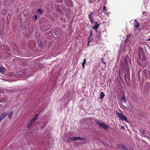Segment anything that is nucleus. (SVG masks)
Wrapping results in <instances>:
<instances>
[{"mask_svg": "<svg viewBox=\"0 0 150 150\" xmlns=\"http://www.w3.org/2000/svg\"><path fill=\"white\" fill-rule=\"evenodd\" d=\"M138 55L139 59L142 62H144L146 59L144 52L142 47H140L139 48Z\"/></svg>", "mask_w": 150, "mask_h": 150, "instance_id": "f257e3e1", "label": "nucleus"}, {"mask_svg": "<svg viewBox=\"0 0 150 150\" xmlns=\"http://www.w3.org/2000/svg\"><path fill=\"white\" fill-rule=\"evenodd\" d=\"M95 122L97 123L100 127H102L104 129H107L109 128L108 125H106L103 122H101L98 120H95Z\"/></svg>", "mask_w": 150, "mask_h": 150, "instance_id": "f03ea898", "label": "nucleus"}, {"mask_svg": "<svg viewBox=\"0 0 150 150\" xmlns=\"http://www.w3.org/2000/svg\"><path fill=\"white\" fill-rule=\"evenodd\" d=\"M39 114H36L31 119L30 121L28 123L27 127L28 128H29L33 124V123L37 119L38 116L39 115Z\"/></svg>", "mask_w": 150, "mask_h": 150, "instance_id": "7ed1b4c3", "label": "nucleus"}, {"mask_svg": "<svg viewBox=\"0 0 150 150\" xmlns=\"http://www.w3.org/2000/svg\"><path fill=\"white\" fill-rule=\"evenodd\" d=\"M8 49V46L7 45H0V52H6Z\"/></svg>", "mask_w": 150, "mask_h": 150, "instance_id": "20e7f679", "label": "nucleus"}, {"mask_svg": "<svg viewBox=\"0 0 150 150\" xmlns=\"http://www.w3.org/2000/svg\"><path fill=\"white\" fill-rule=\"evenodd\" d=\"M13 2V0H4V3L6 6H10L12 5Z\"/></svg>", "mask_w": 150, "mask_h": 150, "instance_id": "39448f33", "label": "nucleus"}, {"mask_svg": "<svg viewBox=\"0 0 150 150\" xmlns=\"http://www.w3.org/2000/svg\"><path fill=\"white\" fill-rule=\"evenodd\" d=\"M65 1L66 4L68 6H72L74 5L72 1L71 0H66Z\"/></svg>", "mask_w": 150, "mask_h": 150, "instance_id": "423d86ee", "label": "nucleus"}, {"mask_svg": "<svg viewBox=\"0 0 150 150\" xmlns=\"http://www.w3.org/2000/svg\"><path fill=\"white\" fill-rule=\"evenodd\" d=\"M95 24L96 25H94L92 27V28L95 30H97L98 27L100 25V23H99V24H98L97 22H96Z\"/></svg>", "mask_w": 150, "mask_h": 150, "instance_id": "0eeeda50", "label": "nucleus"}, {"mask_svg": "<svg viewBox=\"0 0 150 150\" xmlns=\"http://www.w3.org/2000/svg\"><path fill=\"white\" fill-rule=\"evenodd\" d=\"M7 114L6 112H2L0 115V119L2 120L7 116Z\"/></svg>", "mask_w": 150, "mask_h": 150, "instance_id": "6e6552de", "label": "nucleus"}, {"mask_svg": "<svg viewBox=\"0 0 150 150\" xmlns=\"http://www.w3.org/2000/svg\"><path fill=\"white\" fill-rule=\"evenodd\" d=\"M6 69L3 67H0V72L4 74L6 71Z\"/></svg>", "mask_w": 150, "mask_h": 150, "instance_id": "1a4fd4ad", "label": "nucleus"}, {"mask_svg": "<svg viewBox=\"0 0 150 150\" xmlns=\"http://www.w3.org/2000/svg\"><path fill=\"white\" fill-rule=\"evenodd\" d=\"M76 141L75 137H71L69 138L67 140L68 142H70Z\"/></svg>", "mask_w": 150, "mask_h": 150, "instance_id": "9d476101", "label": "nucleus"}, {"mask_svg": "<svg viewBox=\"0 0 150 150\" xmlns=\"http://www.w3.org/2000/svg\"><path fill=\"white\" fill-rule=\"evenodd\" d=\"M120 119L122 120H124V121H126V122H128V120H127V117L126 116L123 115H121V118H120Z\"/></svg>", "mask_w": 150, "mask_h": 150, "instance_id": "9b49d317", "label": "nucleus"}, {"mask_svg": "<svg viewBox=\"0 0 150 150\" xmlns=\"http://www.w3.org/2000/svg\"><path fill=\"white\" fill-rule=\"evenodd\" d=\"M88 17L90 20V22L91 23H94L93 21V16H91V15H88Z\"/></svg>", "mask_w": 150, "mask_h": 150, "instance_id": "f8f14e48", "label": "nucleus"}, {"mask_svg": "<svg viewBox=\"0 0 150 150\" xmlns=\"http://www.w3.org/2000/svg\"><path fill=\"white\" fill-rule=\"evenodd\" d=\"M134 21L136 22L134 25V27L136 28H138L140 26L139 24L136 19L134 20Z\"/></svg>", "mask_w": 150, "mask_h": 150, "instance_id": "ddd939ff", "label": "nucleus"}, {"mask_svg": "<svg viewBox=\"0 0 150 150\" xmlns=\"http://www.w3.org/2000/svg\"><path fill=\"white\" fill-rule=\"evenodd\" d=\"M105 96V94H104V93L103 92H101L100 93V98L101 99H103L104 96Z\"/></svg>", "mask_w": 150, "mask_h": 150, "instance_id": "4468645a", "label": "nucleus"}, {"mask_svg": "<svg viewBox=\"0 0 150 150\" xmlns=\"http://www.w3.org/2000/svg\"><path fill=\"white\" fill-rule=\"evenodd\" d=\"M13 112L11 111V112H10L8 115V117L10 119H11V117L13 114Z\"/></svg>", "mask_w": 150, "mask_h": 150, "instance_id": "2eb2a0df", "label": "nucleus"}, {"mask_svg": "<svg viewBox=\"0 0 150 150\" xmlns=\"http://www.w3.org/2000/svg\"><path fill=\"white\" fill-rule=\"evenodd\" d=\"M76 140H84L85 139L82 137H75Z\"/></svg>", "mask_w": 150, "mask_h": 150, "instance_id": "dca6fc26", "label": "nucleus"}, {"mask_svg": "<svg viewBox=\"0 0 150 150\" xmlns=\"http://www.w3.org/2000/svg\"><path fill=\"white\" fill-rule=\"evenodd\" d=\"M140 71H138L137 74L136 75L138 77V79L139 80H140Z\"/></svg>", "mask_w": 150, "mask_h": 150, "instance_id": "f3484780", "label": "nucleus"}, {"mask_svg": "<svg viewBox=\"0 0 150 150\" xmlns=\"http://www.w3.org/2000/svg\"><path fill=\"white\" fill-rule=\"evenodd\" d=\"M116 115L117 116L119 117L120 119L121 117V115H122L123 114H120L118 112H117L116 113Z\"/></svg>", "mask_w": 150, "mask_h": 150, "instance_id": "a211bd4d", "label": "nucleus"}, {"mask_svg": "<svg viewBox=\"0 0 150 150\" xmlns=\"http://www.w3.org/2000/svg\"><path fill=\"white\" fill-rule=\"evenodd\" d=\"M121 148L123 149L124 150H127L128 149L127 147L123 145H122Z\"/></svg>", "mask_w": 150, "mask_h": 150, "instance_id": "6ab92c4d", "label": "nucleus"}, {"mask_svg": "<svg viewBox=\"0 0 150 150\" xmlns=\"http://www.w3.org/2000/svg\"><path fill=\"white\" fill-rule=\"evenodd\" d=\"M92 40V38H90L88 37V43H90V42H91Z\"/></svg>", "mask_w": 150, "mask_h": 150, "instance_id": "aec40b11", "label": "nucleus"}, {"mask_svg": "<svg viewBox=\"0 0 150 150\" xmlns=\"http://www.w3.org/2000/svg\"><path fill=\"white\" fill-rule=\"evenodd\" d=\"M144 74L145 76L146 77V78L148 79V76H147V73L146 72V71L145 70V69L144 70Z\"/></svg>", "mask_w": 150, "mask_h": 150, "instance_id": "412c9836", "label": "nucleus"}, {"mask_svg": "<svg viewBox=\"0 0 150 150\" xmlns=\"http://www.w3.org/2000/svg\"><path fill=\"white\" fill-rule=\"evenodd\" d=\"M37 12L40 14H42V9H38V10Z\"/></svg>", "mask_w": 150, "mask_h": 150, "instance_id": "4be33fe9", "label": "nucleus"}, {"mask_svg": "<svg viewBox=\"0 0 150 150\" xmlns=\"http://www.w3.org/2000/svg\"><path fill=\"white\" fill-rule=\"evenodd\" d=\"M93 34L92 31V30H91L90 31V34L89 35V37L92 38V36Z\"/></svg>", "mask_w": 150, "mask_h": 150, "instance_id": "5701e85b", "label": "nucleus"}, {"mask_svg": "<svg viewBox=\"0 0 150 150\" xmlns=\"http://www.w3.org/2000/svg\"><path fill=\"white\" fill-rule=\"evenodd\" d=\"M89 3H93L95 2L96 0H88Z\"/></svg>", "mask_w": 150, "mask_h": 150, "instance_id": "b1692460", "label": "nucleus"}, {"mask_svg": "<svg viewBox=\"0 0 150 150\" xmlns=\"http://www.w3.org/2000/svg\"><path fill=\"white\" fill-rule=\"evenodd\" d=\"M122 101L125 103L126 102L125 98L124 96H122Z\"/></svg>", "mask_w": 150, "mask_h": 150, "instance_id": "393cba45", "label": "nucleus"}, {"mask_svg": "<svg viewBox=\"0 0 150 150\" xmlns=\"http://www.w3.org/2000/svg\"><path fill=\"white\" fill-rule=\"evenodd\" d=\"M140 132L142 134H144L145 132V131L143 129L140 130Z\"/></svg>", "mask_w": 150, "mask_h": 150, "instance_id": "a878e982", "label": "nucleus"}, {"mask_svg": "<svg viewBox=\"0 0 150 150\" xmlns=\"http://www.w3.org/2000/svg\"><path fill=\"white\" fill-rule=\"evenodd\" d=\"M149 86V85L148 84V83H146L145 84V88H148Z\"/></svg>", "mask_w": 150, "mask_h": 150, "instance_id": "bb28decb", "label": "nucleus"}, {"mask_svg": "<svg viewBox=\"0 0 150 150\" xmlns=\"http://www.w3.org/2000/svg\"><path fill=\"white\" fill-rule=\"evenodd\" d=\"M86 59H83V62L82 63V65H85V64L86 62Z\"/></svg>", "mask_w": 150, "mask_h": 150, "instance_id": "cd10ccee", "label": "nucleus"}, {"mask_svg": "<svg viewBox=\"0 0 150 150\" xmlns=\"http://www.w3.org/2000/svg\"><path fill=\"white\" fill-rule=\"evenodd\" d=\"M37 16L36 15H35L34 16V19H33L34 20H36L37 19Z\"/></svg>", "mask_w": 150, "mask_h": 150, "instance_id": "c85d7f7f", "label": "nucleus"}, {"mask_svg": "<svg viewBox=\"0 0 150 150\" xmlns=\"http://www.w3.org/2000/svg\"><path fill=\"white\" fill-rule=\"evenodd\" d=\"M131 32L128 35H127L126 37H127V39H128V37L131 35Z\"/></svg>", "mask_w": 150, "mask_h": 150, "instance_id": "c756f323", "label": "nucleus"}, {"mask_svg": "<svg viewBox=\"0 0 150 150\" xmlns=\"http://www.w3.org/2000/svg\"><path fill=\"white\" fill-rule=\"evenodd\" d=\"M122 144H119L117 145V146L118 148H121Z\"/></svg>", "mask_w": 150, "mask_h": 150, "instance_id": "7c9ffc66", "label": "nucleus"}, {"mask_svg": "<svg viewBox=\"0 0 150 150\" xmlns=\"http://www.w3.org/2000/svg\"><path fill=\"white\" fill-rule=\"evenodd\" d=\"M94 11H92L91 14H88V15H91V16H93V15L94 14Z\"/></svg>", "mask_w": 150, "mask_h": 150, "instance_id": "2f4dec72", "label": "nucleus"}, {"mask_svg": "<svg viewBox=\"0 0 150 150\" xmlns=\"http://www.w3.org/2000/svg\"><path fill=\"white\" fill-rule=\"evenodd\" d=\"M101 59H102V62L104 64H105V62H104V61H103V58H101Z\"/></svg>", "mask_w": 150, "mask_h": 150, "instance_id": "473e14b6", "label": "nucleus"}, {"mask_svg": "<svg viewBox=\"0 0 150 150\" xmlns=\"http://www.w3.org/2000/svg\"><path fill=\"white\" fill-rule=\"evenodd\" d=\"M62 27L64 28H65L66 27V26L64 25H63L62 26Z\"/></svg>", "mask_w": 150, "mask_h": 150, "instance_id": "72a5a7b5", "label": "nucleus"}, {"mask_svg": "<svg viewBox=\"0 0 150 150\" xmlns=\"http://www.w3.org/2000/svg\"><path fill=\"white\" fill-rule=\"evenodd\" d=\"M106 8V7L105 6H103V10H105V9Z\"/></svg>", "mask_w": 150, "mask_h": 150, "instance_id": "f704fd0d", "label": "nucleus"}, {"mask_svg": "<svg viewBox=\"0 0 150 150\" xmlns=\"http://www.w3.org/2000/svg\"><path fill=\"white\" fill-rule=\"evenodd\" d=\"M58 10L61 13H62V11L59 9H58Z\"/></svg>", "mask_w": 150, "mask_h": 150, "instance_id": "c9c22d12", "label": "nucleus"}, {"mask_svg": "<svg viewBox=\"0 0 150 150\" xmlns=\"http://www.w3.org/2000/svg\"><path fill=\"white\" fill-rule=\"evenodd\" d=\"M96 38H98L99 37V35H96Z\"/></svg>", "mask_w": 150, "mask_h": 150, "instance_id": "e433bc0d", "label": "nucleus"}, {"mask_svg": "<svg viewBox=\"0 0 150 150\" xmlns=\"http://www.w3.org/2000/svg\"><path fill=\"white\" fill-rule=\"evenodd\" d=\"M82 66H83V68H84L85 67V65H82Z\"/></svg>", "mask_w": 150, "mask_h": 150, "instance_id": "4c0bfd02", "label": "nucleus"}, {"mask_svg": "<svg viewBox=\"0 0 150 150\" xmlns=\"http://www.w3.org/2000/svg\"><path fill=\"white\" fill-rule=\"evenodd\" d=\"M127 38L125 40V41L127 42Z\"/></svg>", "mask_w": 150, "mask_h": 150, "instance_id": "58836bf2", "label": "nucleus"}, {"mask_svg": "<svg viewBox=\"0 0 150 150\" xmlns=\"http://www.w3.org/2000/svg\"><path fill=\"white\" fill-rule=\"evenodd\" d=\"M148 41H150V38L148 39Z\"/></svg>", "mask_w": 150, "mask_h": 150, "instance_id": "ea45409f", "label": "nucleus"}, {"mask_svg": "<svg viewBox=\"0 0 150 150\" xmlns=\"http://www.w3.org/2000/svg\"><path fill=\"white\" fill-rule=\"evenodd\" d=\"M89 44V43H88V44H87L88 46Z\"/></svg>", "mask_w": 150, "mask_h": 150, "instance_id": "a19ab883", "label": "nucleus"}, {"mask_svg": "<svg viewBox=\"0 0 150 150\" xmlns=\"http://www.w3.org/2000/svg\"><path fill=\"white\" fill-rule=\"evenodd\" d=\"M122 128H124V126H122Z\"/></svg>", "mask_w": 150, "mask_h": 150, "instance_id": "79ce46f5", "label": "nucleus"}, {"mask_svg": "<svg viewBox=\"0 0 150 150\" xmlns=\"http://www.w3.org/2000/svg\"><path fill=\"white\" fill-rule=\"evenodd\" d=\"M1 105H0V106Z\"/></svg>", "mask_w": 150, "mask_h": 150, "instance_id": "37998d69", "label": "nucleus"}]
</instances>
